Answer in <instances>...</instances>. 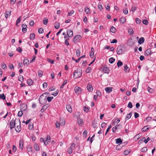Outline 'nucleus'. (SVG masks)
Masks as SVG:
<instances>
[{
	"mask_svg": "<svg viewBox=\"0 0 156 156\" xmlns=\"http://www.w3.org/2000/svg\"><path fill=\"white\" fill-rule=\"evenodd\" d=\"M120 126L119 125H117L115 127H113L112 129L113 132V133H115V132L116 130L118 129V126Z\"/></svg>",
	"mask_w": 156,
	"mask_h": 156,
	"instance_id": "obj_39",
	"label": "nucleus"
},
{
	"mask_svg": "<svg viewBox=\"0 0 156 156\" xmlns=\"http://www.w3.org/2000/svg\"><path fill=\"white\" fill-rule=\"evenodd\" d=\"M149 129V128L147 127V126H145L142 129L141 131L142 132H145L148 130Z\"/></svg>",
	"mask_w": 156,
	"mask_h": 156,
	"instance_id": "obj_38",
	"label": "nucleus"
},
{
	"mask_svg": "<svg viewBox=\"0 0 156 156\" xmlns=\"http://www.w3.org/2000/svg\"><path fill=\"white\" fill-rule=\"evenodd\" d=\"M34 149L36 151H38L40 150L39 145L37 144H35L34 145Z\"/></svg>",
	"mask_w": 156,
	"mask_h": 156,
	"instance_id": "obj_21",
	"label": "nucleus"
},
{
	"mask_svg": "<svg viewBox=\"0 0 156 156\" xmlns=\"http://www.w3.org/2000/svg\"><path fill=\"white\" fill-rule=\"evenodd\" d=\"M1 66L2 68L4 69H5L7 68L6 65L4 63H2L1 64Z\"/></svg>",
	"mask_w": 156,
	"mask_h": 156,
	"instance_id": "obj_34",
	"label": "nucleus"
},
{
	"mask_svg": "<svg viewBox=\"0 0 156 156\" xmlns=\"http://www.w3.org/2000/svg\"><path fill=\"white\" fill-rule=\"evenodd\" d=\"M67 34L68 37H71L73 36V32L72 30H68L67 31Z\"/></svg>",
	"mask_w": 156,
	"mask_h": 156,
	"instance_id": "obj_9",
	"label": "nucleus"
},
{
	"mask_svg": "<svg viewBox=\"0 0 156 156\" xmlns=\"http://www.w3.org/2000/svg\"><path fill=\"white\" fill-rule=\"evenodd\" d=\"M38 73V76L40 77H41L42 76L43 72L41 71H39Z\"/></svg>",
	"mask_w": 156,
	"mask_h": 156,
	"instance_id": "obj_56",
	"label": "nucleus"
},
{
	"mask_svg": "<svg viewBox=\"0 0 156 156\" xmlns=\"http://www.w3.org/2000/svg\"><path fill=\"white\" fill-rule=\"evenodd\" d=\"M147 148L146 147H144L141 149L142 152H146L147 151Z\"/></svg>",
	"mask_w": 156,
	"mask_h": 156,
	"instance_id": "obj_46",
	"label": "nucleus"
},
{
	"mask_svg": "<svg viewBox=\"0 0 156 156\" xmlns=\"http://www.w3.org/2000/svg\"><path fill=\"white\" fill-rule=\"evenodd\" d=\"M126 19L125 17H122L120 19V22L122 23H124L126 22Z\"/></svg>",
	"mask_w": 156,
	"mask_h": 156,
	"instance_id": "obj_23",
	"label": "nucleus"
},
{
	"mask_svg": "<svg viewBox=\"0 0 156 156\" xmlns=\"http://www.w3.org/2000/svg\"><path fill=\"white\" fill-rule=\"evenodd\" d=\"M123 65V63L120 60H119L117 63V66L118 67H120Z\"/></svg>",
	"mask_w": 156,
	"mask_h": 156,
	"instance_id": "obj_32",
	"label": "nucleus"
},
{
	"mask_svg": "<svg viewBox=\"0 0 156 156\" xmlns=\"http://www.w3.org/2000/svg\"><path fill=\"white\" fill-rule=\"evenodd\" d=\"M53 97H49L47 98V100H48V102H50L51 101V100L52 99H53Z\"/></svg>",
	"mask_w": 156,
	"mask_h": 156,
	"instance_id": "obj_54",
	"label": "nucleus"
},
{
	"mask_svg": "<svg viewBox=\"0 0 156 156\" xmlns=\"http://www.w3.org/2000/svg\"><path fill=\"white\" fill-rule=\"evenodd\" d=\"M27 82L29 86H30L32 85L33 81L32 79H30L27 80Z\"/></svg>",
	"mask_w": 156,
	"mask_h": 156,
	"instance_id": "obj_22",
	"label": "nucleus"
},
{
	"mask_svg": "<svg viewBox=\"0 0 156 156\" xmlns=\"http://www.w3.org/2000/svg\"><path fill=\"white\" fill-rule=\"evenodd\" d=\"M18 80L21 82H23V77L22 76L20 75L18 77Z\"/></svg>",
	"mask_w": 156,
	"mask_h": 156,
	"instance_id": "obj_40",
	"label": "nucleus"
},
{
	"mask_svg": "<svg viewBox=\"0 0 156 156\" xmlns=\"http://www.w3.org/2000/svg\"><path fill=\"white\" fill-rule=\"evenodd\" d=\"M116 143L118 144L119 143L121 144L122 141L120 138H118L115 140Z\"/></svg>",
	"mask_w": 156,
	"mask_h": 156,
	"instance_id": "obj_30",
	"label": "nucleus"
},
{
	"mask_svg": "<svg viewBox=\"0 0 156 156\" xmlns=\"http://www.w3.org/2000/svg\"><path fill=\"white\" fill-rule=\"evenodd\" d=\"M23 64L27 66L29 64V60L26 58L24 59L23 61Z\"/></svg>",
	"mask_w": 156,
	"mask_h": 156,
	"instance_id": "obj_16",
	"label": "nucleus"
},
{
	"mask_svg": "<svg viewBox=\"0 0 156 156\" xmlns=\"http://www.w3.org/2000/svg\"><path fill=\"white\" fill-rule=\"evenodd\" d=\"M44 30L43 28H40L38 30V32L39 34H42L43 33Z\"/></svg>",
	"mask_w": 156,
	"mask_h": 156,
	"instance_id": "obj_55",
	"label": "nucleus"
},
{
	"mask_svg": "<svg viewBox=\"0 0 156 156\" xmlns=\"http://www.w3.org/2000/svg\"><path fill=\"white\" fill-rule=\"evenodd\" d=\"M66 108L67 110L70 113H71L72 112V107L70 105H66Z\"/></svg>",
	"mask_w": 156,
	"mask_h": 156,
	"instance_id": "obj_10",
	"label": "nucleus"
},
{
	"mask_svg": "<svg viewBox=\"0 0 156 156\" xmlns=\"http://www.w3.org/2000/svg\"><path fill=\"white\" fill-rule=\"evenodd\" d=\"M96 94H97L96 95L99 97H100L101 95V92L98 90H97L96 91Z\"/></svg>",
	"mask_w": 156,
	"mask_h": 156,
	"instance_id": "obj_52",
	"label": "nucleus"
},
{
	"mask_svg": "<svg viewBox=\"0 0 156 156\" xmlns=\"http://www.w3.org/2000/svg\"><path fill=\"white\" fill-rule=\"evenodd\" d=\"M74 11L73 10H72L70 12L68 13V15L69 16H71L74 14Z\"/></svg>",
	"mask_w": 156,
	"mask_h": 156,
	"instance_id": "obj_58",
	"label": "nucleus"
},
{
	"mask_svg": "<svg viewBox=\"0 0 156 156\" xmlns=\"http://www.w3.org/2000/svg\"><path fill=\"white\" fill-rule=\"evenodd\" d=\"M49 105L48 104H46L43 106V108L41 109V112L42 113L48 107Z\"/></svg>",
	"mask_w": 156,
	"mask_h": 156,
	"instance_id": "obj_15",
	"label": "nucleus"
},
{
	"mask_svg": "<svg viewBox=\"0 0 156 156\" xmlns=\"http://www.w3.org/2000/svg\"><path fill=\"white\" fill-rule=\"evenodd\" d=\"M39 101L41 104L44 105L47 102V100L45 97L42 95L39 97Z\"/></svg>",
	"mask_w": 156,
	"mask_h": 156,
	"instance_id": "obj_2",
	"label": "nucleus"
},
{
	"mask_svg": "<svg viewBox=\"0 0 156 156\" xmlns=\"http://www.w3.org/2000/svg\"><path fill=\"white\" fill-rule=\"evenodd\" d=\"M123 12L125 15L127 14L128 13V9L126 8L125 10H123Z\"/></svg>",
	"mask_w": 156,
	"mask_h": 156,
	"instance_id": "obj_61",
	"label": "nucleus"
},
{
	"mask_svg": "<svg viewBox=\"0 0 156 156\" xmlns=\"http://www.w3.org/2000/svg\"><path fill=\"white\" fill-rule=\"evenodd\" d=\"M47 61L48 62L51 63L52 64L54 63V61L53 60H51L50 58H48Z\"/></svg>",
	"mask_w": 156,
	"mask_h": 156,
	"instance_id": "obj_62",
	"label": "nucleus"
},
{
	"mask_svg": "<svg viewBox=\"0 0 156 156\" xmlns=\"http://www.w3.org/2000/svg\"><path fill=\"white\" fill-rule=\"evenodd\" d=\"M60 122L61 126H64L65 124V120L62 118H60Z\"/></svg>",
	"mask_w": 156,
	"mask_h": 156,
	"instance_id": "obj_18",
	"label": "nucleus"
},
{
	"mask_svg": "<svg viewBox=\"0 0 156 156\" xmlns=\"http://www.w3.org/2000/svg\"><path fill=\"white\" fill-rule=\"evenodd\" d=\"M151 51L149 49H147L144 52V54L146 56H148L150 55Z\"/></svg>",
	"mask_w": 156,
	"mask_h": 156,
	"instance_id": "obj_27",
	"label": "nucleus"
},
{
	"mask_svg": "<svg viewBox=\"0 0 156 156\" xmlns=\"http://www.w3.org/2000/svg\"><path fill=\"white\" fill-rule=\"evenodd\" d=\"M147 89L148 92L150 93H152L153 91V89L149 87H148Z\"/></svg>",
	"mask_w": 156,
	"mask_h": 156,
	"instance_id": "obj_59",
	"label": "nucleus"
},
{
	"mask_svg": "<svg viewBox=\"0 0 156 156\" xmlns=\"http://www.w3.org/2000/svg\"><path fill=\"white\" fill-rule=\"evenodd\" d=\"M75 91L76 94H78L81 93L82 90L79 87L77 86L75 88Z\"/></svg>",
	"mask_w": 156,
	"mask_h": 156,
	"instance_id": "obj_6",
	"label": "nucleus"
},
{
	"mask_svg": "<svg viewBox=\"0 0 156 156\" xmlns=\"http://www.w3.org/2000/svg\"><path fill=\"white\" fill-rule=\"evenodd\" d=\"M6 97L4 94H0V99L3 100H5V99Z\"/></svg>",
	"mask_w": 156,
	"mask_h": 156,
	"instance_id": "obj_36",
	"label": "nucleus"
},
{
	"mask_svg": "<svg viewBox=\"0 0 156 156\" xmlns=\"http://www.w3.org/2000/svg\"><path fill=\"white\" fill-rule=\"evenodd\" d=\"M144 38L143 37H141L138 40V43L139 44H141L144 43Z\"/></svg>",
	"mask_w": 156,
	"mask_h": 156,
	"instance_id": "obj_19",
	"label": "nucleus"
},
{
	"mask_svg": "<svg viewBox=\"0 0 156 156\" xmlns=\"http://www.w3.org/2000/svg\"><path fill=\"white\" fill-rule=\"evenodd\" d=\"M127 44L129 46L131 47L134 44V43L133 42L132 39L130 38L128 40Z\"/></svg>",
	"mask_w": 156,
	"mask_h": 156,
	"instance_id": "obj_5",
	"label": "nucleus"
},
{
	"mask_svg": "<svg viewBox=\"0 0 156 156\" xmlns=\"http://www.w3.org/2000/svg\"><path fill=\"white\" fill-rule=\"evenodd\" d=\"M11 11L9 10V11H6L5 12V16L6 19H7L9 16H10L11 14Z\"/></svg>",
	"mask_w": 156,
	"mask_h": 156,
	"instance_id": "obj_13",
	"label": "nucleus"
},
{
	"mask_svg": "<svg viewBox=\"0 0 156 156\" xmlns=\"http://www.w3.org/2000/svg\"><path fill=\"white\" fill-rule=\"evenodd\" d=\"M116 51L118 54L120 55L124 52L125 50L123 47L121 45H119L117 47Z\"/></svg>",
	"mask_w": 156,
	"mask_h": 156,
	"instance_id": "obj_4",
	"label": "nucleus"
},
{
	"mask_svg": "<svg viewBox=\"0 0 156 156\" xmlns=\"http://www.w3.org/2000/svg\"><path fill=\"white\" fill-rule=\"evenodd\" d=\"M60 27V23H59L56 22L55 23V29H58Z\"/></svg>",
	"mask_w": 156,
	"mask_h": 156,
	"instance_id": "obj_37",
	"label": "nucleus"
},
{
	"mask_svg": "<svg viewBox=\"0 0 156 156\" xmlns=\"http://www.w3.org/2000/svg\"><path fill=\"white\" fill-rule=\"evenodd\" d=\"M132 114V112H130L129 114H128L127 115V116H126L125 119L126 120H128V119H130L131 118Z\"/></svg>",
	"mask_w": 156,
	"mask_h": 156,
	"instance_id": "obj_24",
	"label": "nucleus"
},
{
	"mask_svg": "<svg viewBox=\"0 0 156 156\" xmlns=\"http://www.w3.org/2000/svg\"><path fill=\"white\" fill-rule=\"evenodd\" d=\"M115 61V59L113 58L112 57L109 59V62L111 63H112Z\"/></svg>",
	"mask_w": 156,
	"mask_h": 156,
	"instance_id": "obj_44",
	"label": "nucleus"
},
{
	"mask_svg": "<svg viewBox=\"0 0 156 156\" xmlns=\"http://www.w3.org/2000/svg\"><path fill=\"white\" fill-rule=\"evenodd\" d=\"M16 122H20V120L18 119H16L14 121L13 120H12L10 122V129H12L15 126H16Z\"/></svg>",
	"mask_w": 156,
	"mask_h": 156,
	"instance_id": "obj_3",
	"label": "nucleus"
},
{
	"mask_svg": "<svg viewBox=\"0 0 156 156\" xmlns=\"http://www.w3.org/2000/svg\"><path fill=\"white\" fill-rule=\"evenodd\" d=\"M112 87H107L105 88V90L107 93H109L112 91Z\"/></svg>",
	"mask_w": 156,
	"mask_h": 156,
	"instance_id": "obj_12",
	"label": "nucleus"
},
{
	"mask_svg": "<svg viewBox=\"0 0 156 156\" xmlns=\"http://www.w3.org/2000/svg\"><path fill=\"white\" fill-rule=\"evenodd\" d=\"M48 84L46 82H44L43 84V87L44 88H46L47 87Z\"/></svg>",
	"mask_w": 156,
	"mask_h": 156,
	"instance_id": "obj_64",
	"label": "nucleus"
},
{
	"mask_svg": "<svg viewBox=\"0 0 156 156\" xmlns=\"http://www.w3.org/2000/svg\"><path fill=\"white\" fill-rule=\"evenodd\" d=\"M124 67V70L125 72H128L129 71L130 69L127 65H125Z\"/></svg>",
	"mask_w": 156,
	"mask_h": 156,
	"instance_id": "obj_17",
	"label": "nucleus"
},
{
	"mask_svg": "<svg viewBox=\"0 0 156 156\" xmlns=\"http://www.w3.org/2000/svg\"><path fill=\"white\" fill-rule=\"evenodd\" d=\"M94 54V49L93 48H91V51L90 53V56L91 58H93Z\"/></svg>",
	"mask_w": 156,
	"mask_h": 156,
	"instance_id": "obj_20",
	"label": "nucleus"
},
{
	"mask_svg": "<svg viewBox=\"0 0 156 156\" xmlns=\"http://www.w3.org/2000/svg\"><path fill=\"white\" fill-rule=\"evenodd\" d=\"M98 7L100 11H101L103 9L102 6L101 5V3L100 2H99V3L98 5Z\"/></svg>",
	"mask_w": 156,
	"mask_h": 156,
	"instance_id": "obj_45",
	"label": "nucleus"
},
{
	"mask_svg": "<svg viewBox=\"0 0 156 156\" xmlns=\"http://www.w3.org/2000/svg\"><path fill=\"white\" fill-rule=\"evenodd\" d=\"M67 83V80H66L64 81L63 84H62V85L61 86L60 88H63V87L64 86V85L65 84H66Z\"/></svg>",
	"mask_w": 156,
	"mask_h": 156,
	"instance_id": "obj_51",
	"label": "nucleus"
},
{
	"mask_svg": "<svg viewBox=\"0 0 156 156\" xmlns=\"http://www.w3.org/2000/svg\"><path fill=\"white\" fill-rule=\"evenodd\" d=\"M82 38V37L81 35H78L74 37L73 40V41L74 43H76V41L77 40H80Z\"/></svg>",
	"mask_w": 156,
	"mask_h": 156,
	"instance_id": "obj_7",
	"label": "nucleus"
},
{
	"mask_svg": "<svg viewBox=\"0 0 156 156\" xmlns=\"http://www.w3.org/2000/svg\"><path fill=\"white\" fill-rule=\"evenodd\" d=\"M19 146L21 150L23 149V142L21 140H20L19 142Z\"/></svg>",
	"mask_w": 156,
	"mask_h": 156,
	"instance_id": "obj_33",
	"label": "nucleus"
},
{
	"mask_svg": "<svg viewBox=\"0 0 156 156\" xmlns=\"http://www.w3.org/2000/svg\"><path fill=\"white\" fill-rule=\"evenodd\" d=\"M67 152L69 154H71L73 152V149L70 147L67 150Z\"/></svg>",
	"mask_w": 156,
	"mask_h": 156,
	"instance_id": "obj_47",
	"label": "nucleus"
},
{
	"mask_svg": "<svg viewBox=\"0 0 156 156\" xmlns=\"http://www.w3.org/2000/svg\"><path fill=\"white\" fill-rule=\"evenodd\" d=\"M128 33L130 35H132L133 34V30L132 29H129L128 30Z\"/></svg>",
	"mask_w": 156,
	"mask_h": 156,
	"instance_id": "obj_41",
	"label": "nucleus"
},
{
	"mask_svg": "<svg viewBox=\"0 0 156 156\" xmlns=\"http://www.w3.org/2000/svg\"><path fill=\"white\" fill-rule=\"evenodd\" d=\"M87 88L88 91L91 92L93 90V88L92 85L89 83L87 86Z\"/></svg>",
	"mask_w": 156,
	"mask_h": 156,
	"instance_id": "obj_11",
	"label": "nucleus"
},
{
	"mask_svg": "<svg viewBox=\"0 0 156 156\" xmlns=\"http://www.w3.org/2000/svg\"><path fill=\"white\" fill-rule=\"evenodd\" d=\"M83 110L84 111L87 112H89V108L86 106H84Z\"/></svg>",
	"mask_w": 156,
	"mask_h": 156,
	"instance_id": "obj_57",
	"label": "nucleus"
},
{
	"mask_svg": "<svg viewBox=\"0 0 156 156\" xmlns=\"http://www.w3.org/2000/svg\"><path fill=\"white\" fill-rule=\"evenodd\" d=\"M23 114V112L22 111H20L18 113V116L21 117Z\"/></svg>",
	"mask_w": 156,
	"mask_h": 156,
	"instance_id": "obj_60",
	"label": "nucleus"
},
{
	"mask_svg": "<svg viewBox=\"0 0 156 156\" xmlns=\"http://www.w3.org/2000/svg\"><path fill=\"white\" fill-rule=\"evenodd\" d=\"M103 72L105 73H108V69L107 67H104L103 69Z\"/></svg>",
	"mask_w": 156,
	"mask_h": 156,
	"instance_id": "obj_28",
	"label": "nucleus"
},
{
	"mask_svg": "<svg viewBox=\"0 0 156 156\" xmlns=\"http://www.w3.org/2000/svg\"><path fill=\"white\" fill-rule=\"evenodd\" d=\"M82 74V70L81 69L77 68L74 71L73 74V77H75V79H77L80 77Z\"/></svg>",
	"mask_w": 156,
	"mask_h": 156,
	"instance_id": "obj_1",
	"label": "nucleus"
},
{
	"mask_svg": "<svg viewBox=\"0 0 156 156\" xmlns=\"http://www.w3.org/2000/svg\"><path fill=\"white\" fill-rule=\"evenodd\" d=\"M127 107L130 108H132L133 107L132 104L131 102H129L128 105Z\"/></svg>",
	"mask_w": 156,
	"mask_h": 156,
	"instance_id": "obj_53",
	"label": "nucleus"
},
{
	"mask_svg": "<svg viewBox=\"0 0 156 156\" xmlns=\"http://www.w3.org/2000/svg\"><path fill=\"white\" fill-rule=\"evenodd\" d=\"M35 34L34 33H31L30 34V39L31 40H33L34 39Z\"/></svg>",
	"mask_w": 156,
	"mask_h": 156,
	"instance_id": "obj_25",
	"label": "nucleus"
},
{
	"mask_svg": "<svg viewBox=\"0 0 156 156\" xmlns=\"http://www.w3.org/2000/svg\"><path fill=\"white\" fill-rule=\"evenodd\" d=\"M78 113L77 116H76V117L78 118V116L80 115V113L77 112L76 114ZM78 123L79 125H80L81 123L83 122V119H82L78 118L77 119Z\"/></svg>",
	"mask_w": 156,
	"mask_h": 156,
	"instance_id": "obj_8",
	"label": "nucleus"
},
{
	"mask_svg": "<svg viewBox=\"0 0 156 156\" xmlns=\"http://www.w3.org/2000/svg\"><path fill=\"white\" fill-rule=\"evenodd\" d=\"M20 18H21V17H19V18H18V19H17L16 21V25L17 26H18V24L19 23H20L21 21V20H20Z\"/></svg>",
	"mask_w": 156,
	"mask_h": 156,
	"instance_id": "obj_49",
	"label": "nucleus"
},
{
	"mask_svg": "<svg viewBox=\"0 0 156 156\" xmlns=\"http://www.w3.org/2000/svg\"><path fill=\"white\" fill-rule=\"evenodd\" d=\"M58 90H57L56 91H55L52 94H51L54 96H56L58 94Z\"/></svg>",
	"mask_w": 156,
	"mask_h": 156,
	"instance_id": "obj_48",
	"label": "nucleus"
},
{
	"mask_svg": "<svg viewBox=\"0 0 156 156\" xmlns=\"http://www.w3.org/2000/svg\"><path fill=\"white\" fill-rule=\"evenodd\" d=\"M91 70V68L90 67H88L86 70V72L87 73H90Z\"/></svg>",
	"mask_w": 156,
	"mask_h": 156,
	"instance_id": "obj_42",
	"label": "nucleus"
},
{
	"mask_svg": "<svg viewBox=\"0 0 156 156\" xmlns=\"http://www.w3.org/2000/svg\"><path fill=\"white\" fill-rule=\"evenodd\" d=\"M18 123H19V125H17L16 126V127L15 129V130L17 132H19L21 130L20 122H20H18Z\"/></svg>",
	"mask_w": 156,
	"mask_h": 156,
	"instance_id": "obj_14",
	"label": "nucleus"
},
{
	"mask_svg": "<svg viewBox=\"0 0 156 156\" xmlns=\"http://www.w3.org/2000/svg\"><path fill=\"white\" fill-rule=\"evenodd\" d=\"M110 31L112 33H115L116 32V29L114 27L112 26L110 29Z\"/></svg>",
	"mask_w": 156,
	"mask_h": 156,
	"instance_id": "obj_26",
	"label": "nucleus"
},
{
	"mask_svg": "<svg viewBox=\"0 0 156 156\" xmlns=\"http://www.w3.org/2000/svg\"><path fill=\"white\" fill-rule=\"evenodd\" d=\"M136 9H137L136 7H134V6H133L132 7L131 11L133 13Z\"/></svg>",
	"mask_w": 156,
	"mask_h": 156,
	"instance_id": "obj_63",
	"label": "nucleus"
},
{
	"mask_svg": "<svg viewBox=\"0 0 156 156\" xmlns=\"http://www.w3.org/2000/svg\"><path fill=\"white\" fill-rule=\"evenodd\" d=\"M84 11L86 14H88L89 13L90 9L87 6H86L85 7Z\"/></svg>",
	"mask_w": 156,
	"mask_h": 156,
	"instance_id": "obj_29",
	"label": "nucleus"
},
{
	"mask_svg": "<svg viewBox=\"0 0 156 156\" xmlns=\"http://www.w3.org/2000/svg\"><path fill=\"white\" fill-rule=\"evenodd\" d=\"M130 152V151L129 150H127L124 151V154L125 155H128Z\"/></svg>",
	"mask_w": 156,
	"mask_h": 156,
	"instance_id": "obj_50",
	"label": "nucleus"
},
{
	"mask_svg": "<svg viewBox=\"0 0 156 156\" xmlns=\"http://www.w3.org/2000/svg\"><path fill=\"white\" fill-rule=\"evenodd\" d=\"M97 126V123L95 121H94L92 122V126L94 128H95Z\"/></svg>",
	"mask_w": 156,
	"mask_h": 156,
	"instance_id": "obj_31",
	"label": "nucleus"
},
{
	"mask_svg": "<svg viewBox=\"0 0 156 156\" xmlns=\"http://www.w3.org/2000/svg\"><path fill=\"white\" fill-rule=\"evenodd\" d=\"M76 55L77 57L80 56V51L79 49H77L76 50Z\"/></svg>",
	"mask_w": 156,
	"mask_h": 156,
	"instance_id": "obj_43",
	"label": "nucleus"
},
{
	"mask_svg": "<svg viewBox=\"0 0 156 156\" xmlns=\"http://www.w3.org/2000/svg\"><path fill=\"white\" fill-rule=\"evenodd\" d=\"M51 140V137L50 135H48L47 136V137L46 138V140H45V142L48 141L50 142Z\"/></svg>",
	"mask_w": 156,
	"mask_h": 156,
	"instance_id": "obj_35",
	"label": "nucleus"
}]
</instances>
